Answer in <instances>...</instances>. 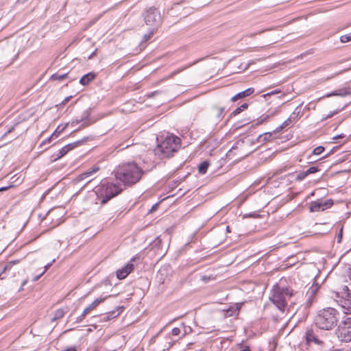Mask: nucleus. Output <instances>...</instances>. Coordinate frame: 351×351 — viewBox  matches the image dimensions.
I'll return each mask as SVG.
<instances>
[{"label":"nucleus","instance_id":"72a5a7b5","mask_svg":"<svg viewBox=\"0 0 351 351\" xmlns=\"http://www.w3.org/2000/svg\"><path fill=\"white\" fill-rule=\"evenodd\" d=\"M18 262H19L18 261H10V262H9L8 263H7V264L5 265L3 270H4V271H6V270H9V269H11V267H12L14 265L16 264Z\"/></svg>","mask_w":351,"mask_h":351},{"label":"nucleus","instance_id":"f704fd0d","mask_svg":"<svg viewBox=\"0 0 351 351\" xmlns=\"http://www.w3.org/2000/svg\"><path fill=\"white\" fill-rule=\"evenodd\" d=\"M154 34V29H152L148 34H145L143 36V40L144 42H146L152 36V35Z\"/></svg>","mask_w":351,"mask_h":351},{"label":"nucleus","instance_id":"69168bd1","mask_svg":"<svg viewBox=\"0 0 351 351\" xmlns=\"http://www.w3.org/2000/svg\"><path fill=\"white\" fill-rule=\"evenodd\" d=\"M156 93H158V92H157V91L152 93V96H153V95H156Z\"/></svg>","mask_w":351,"mask_h":351},{"label":"nucleus","instance_id":"49530a36","mask_svg":"<svg viewBox=\"0 0 351 351\" xmlns=\"http://www.w3.org/2000/svg\"><path fill=\"white\" fill-rule=\"evenodd\" d=\"M54 261H55V259H53V260L52 261V262H51V263H48V264H47V265L45 266V269H44V271H43V272H44V274H45V273L47 271V269H48L51 266L52 263H53Z\"/></svg>","mask_w":351,"mask_h":351},{"label":"nucleus","instance_id":"5fc2aeb1","mask_svg":"<svg viewBox=\"0 0 351 351\" xmlns=\"http://www.w3.org/2000/svg\"><path fill=\"white\" fill-rule=\"evenodd\" d=\"M43 274H44V272H42L40 275L36 276V277L34 278L33 281L34 282L37 281L40 278V276H43Z\"/></svg>","mask_w":351,"mask_h":351},{"label":"nucleus","instance_id":"f03ea898","mask_svg":"<svg viewBox=\"0 0 351 351\" xmlns=\"http://www.w3.org/2000/svg\"><path fill=\"white\" fill-rule=\"evenodd\" d=\"M341 319V313L335 308L327 307L318 311L314 317L315 325L320 330H331Z\"/></svg>","mask_w":351,"mask_h":351},{"label":"nucleus","instance_id":"4d7b16f0","mask_svg":"<svg viewBox=\"0 0 351 351\" xmlns=\"http://www.w3.org/2000/svg\"><path fill=\"white\" fill-rule=\"evenodd\" d=\"M345 137V135L344 134H340V135H338V136H336L333 138V139H337L339 138H344Z\"/></svg>","mask_w":351,"mask_h":351},{"label":"nucleus","instance_id":"4be33fe9","mask_svg":"<svg viewBox=\"0 0 351 351\" xmlns=\"http://www.w3.org/2000/svg\"><path fill=\"white\" fill-rule=\"evenodd\" d=\"M209 167V163L207 161H204L198 167L199 173L201 174H205Z\"/></svg>","mask_w":351,"mask_h":351},{"label":"nucleus","instance_id":"a18cd8bd","mask_svg":"<svg viewBox=\"0 0 351 351\" xmlns=\"http://www.w3.org/2000/svg\"><path fill=\"white\" fill-rule=\"evenodd\" d=\"M291 123V122L290 121V119H287L281 125H282V127L286 128Z\"/></svg>","mask_w":351,"mask_h":351},{"label":"nucleus","instance_id":"c03bdc74","mask_svg":"<svg viewBox=\"0 0 351 351\" xmlns=\"http://www.w3.org/2000/svg\"><path fill=\"white\" fill-rule=\"evenodd\" d=\"M72 98V96L66 97L60 104V105H65L69 100Z\"/></svg>","mask_w":351,"mask_h":351},{"label":"nucleus","instance_id":"aec40b11","mask_svg":"<svg viewBox=\"0 0 351 351\" xmlns=\"http://www.w3.org/2000/svg\"><path fill=\"white\" fill-rule=\"evenodd\" d=\"M67 125H68V123L66 124V125H64L60 131L58 130L60 128V126H58V128L51 134V136L43 142V144L46 143H49L51 141V139L53 138V137L57 138L59 136L60 133L62 132L66 128V127Z\"/></svg>","mask_w":351,"mask_h":351},{"label":"nucleus","instance_id":"ea45409f","mask_svg":"<svg viewBox=\"0 0 351 351\" xmlns=\"http://www.w3.org/2000/svg\"><path fill=\"white\" fill-rule=\"evenodd\" d=\"M93 308L90 307V305H89L88 306H87L84 310V311L82 312V313L81 314L82 315V317H85L91 311H93Z\"/></svg>","mask_w":351,"mask_h":351},{"label":"nucleus","instance_id":"6ab92c4d","mask_svg":"<svg viewBox=\"0 0 351 351\" xmlns=\"http://www.w3.org/2000/svg\"><path fill=\"white\" fill-rule=\"evenodd\" d=\"M279 110L278 109L274 110L273 112H271V113L269 114H263L262 115L259 120H258V123H263L264 121H266L267 120H268L270 117H272L274 116H275L276 114H277L278 113Z\"/></svg>","mask_w":351,"mask_h":351},{"label":"nucleus","instance_id":"39448f33","mask_svg":"<svg viewBox=\"0 0 351 351\" xmlns=\"http://www.w3.org/2000/svg\"><path fill=\"white\" fill-rule=\"evenodd\" d=\"M180 138L176 136H167L155 149L156 154L161 158H167L178 150L180 147Z\"/></svg>","mask_w":351,"mask_h":351},{"label":"nucleus","instance_id":"f8f14e48","mask_svg":"<svg viewBox=\"0 0 351 351\" xmlns=\"http://www.w3.org/2000/svg\"><path fill=\"white\" fill-rule=\"evenodd\" d=\"M81 143H82L81 141H75V142H73L72 143H69V144L65 145L64 147H63L62 149H60L58 151L55 160L62 158V156L66 155L69 151L73 149L74 148H75L77 146H79L80 145H81Z\"/></svg>","mask_w":351,"mask_h":351},{"label":"nucleus","instance_id":"37998d69","mask_svg":"<svg viewBox=\"0 0 351 351\" xmlns=\"http://www.w3.org/2000/svg\"><path fill=\"white\" fill-rule=\"evenodd\" d=\"M342 234H343V228H341L340 229L338 235L337 236V243H341V239H342Z\"/></svg>","mask_w":351,"mask_h":351},{"label":"nucleus","instance_id":"6e6d98bb","mask_svg":"<svg viewBox=\"0 0 351 351\" xmlns=\"http://www.w3.org/2000/svg\"><path fill=\"white\" fill-rule=\"evenodd\" d=\"M11 186H5V187H1L0 188V192L1 191H6L7 189H8L9 188H10Z\"/></svg>","mask_w":351,"mask_h":351},{"label":"nucleus","instance_id":"c85d7f7f","mask_svg":"<svg viewBox=\"0 0 351 351\" xmlns=\"http://www.w3.org/2000/svg\"><path fill=\"white\" fill-rule=\"evenodd\" d=\"M245 144L244 140L240 139L237 141L234 146L232 147V149L230 150L231 152L233 149H236L238 148H242Z\"/></svg>","mask_w":351,"mask_h":351},{"label":"nucleus","instance_id":"79ce46f5","mask_svg":"<svg viewBox=\"0 0 351 351\" xmlns=\"http://www.w3.org/2000/svg\"><path fill=\"white\" fill-rule=\"evenodd\" d=\"M180 333V329L179 328H173L171 330V334L173 335V336H178L179 335Z\"/></svg>","mask_w":351,"mask_h":351},{"label":"nucleus","instance_id":"a878e982","mask_svg":"<svg viewBox=\"0 0 351 351\" xmlns=\"http://www.w3.org/2000/svg\"><path fill=\"white\" fill-rule=\"evenodd\" d=\"M64 315V311L62 308L57 309L55 311L54 317L53 318V320H56L62 318Z\"/></svg>","mask_w":351,"mask_h":351},{"label":"nucleus","instance_id":"2f4dec72","mask_svg":"<svg viewBox=\"0 0 351 351\" xmlns=\"http://www.w3.org/2000/svg\"><path fill=\"white\" fill-rule=\"evenodd\" d=\"M196 62H193V64H191L186 66H184L183 68H181V69H179L176 71H174L173 72L171 73V74L170 75V77H172L173 76L177 75L178 73H180L181 71H184L185 69L186 68H189V66H191V65H193L194 64H195Z\"/></svg>","mask_w":351,"mask_h":351},{"label":"nucleus","instance_id":"4468645a","mask_svg":"<svg viewBox=\"0 0 351 351\" xmlns=\"http://www.w3.org/2000/svg\"><path fill=\"white\" fill-rule=\"evenodd\" d=\"M305 339L308 344L311 343V342H313L317 345H321L323 343V341L317 338L313 330H306L305 333Z\"/></svg>","mask_w":351,"mask_h":351},{"label":"nucleus","instance_id":"e433bc0d","mask_svg":"<svg viewBox=\"0 0 351 351\" xmlns=\"http://www.w3.org/2000/svg\"><path fill=\"white\" fill-rule=\"evenodd\" d=\"M93 308L90 307V305H89L88 306H87L84 310V311L82 312V313L81 314L82 315V317H85L91 311H93Z\"/></svg>","mask_w":351,"mask_h":351},{"label":"nucleus","instance_id":"864d4df0","mask_svg":"<svg viewBox=\"0 0 351 351\" xmlns=\"http://www.w3.org/2000/svg\"><path fill=\"white\" fill-rule=\"evenodd\" d=\"M223 111H224V108H223L220 107V108H218L219 117H221L222 115Z\"/></svg>","mask_w":351,"mask_h":351},{"label":"nucleus","instance_id":"09e8293b","mask_svg":"<svg viewBox=\"0 0 351 351\" xmlns=\"http://www.w3.org/2000/svg\"><path fill=\"white\" fill-rule=\"evenodd\" d=\"M63 351H77V348L75 346H71L64 350Z\"/></svg>","mask_w":351,"mask_h":351},{"label":"nucleus","instance_id":"bb28decb","mask_svg":"<svg viewBox=\"0 0 351 351\" xmlns=\"http://www.w3.org/2000/svg\"><path fill=\"white\" fill-rule=\"evenodd\" d=\"M119 313H117L116 311H112V312H110L109 313L105 315L104 316V321H108L112 318H114L116 317H117L119 315Z\"/></svg>","mask_w":351,"mask_h":351},{"label":"nucleus","instance_id":"7c9ffc66","mask_svg":"<svg viewBox=\"0 0 351 351\" xmlns=\"http://www.w3.org/2000/svg\"><path fill=\"white\" fill-rule=\"evenodd\" d=\"M340 40L341 43H347L351 40V33L348 34L343 35L340 37Z\"/></svg>","mask_w":351,"mask_h":351},{"label":"nucleus","instance_id":"e2e57ef3","mask_svg":"<svg viewBox=\"0 0 351 351\" xmlns=\"http://www.w3.org/2000/svg\"><path fill=\"white\" fill-rule=\"evenodd\" d=\"M27 282V280H25L23 283H22V286H24L26 283Z\"/></svg>","mask_w":351,"mask_h":351},{"label":"nucleus","instance_id":"c756f323","mask_svg":"<svg viewBox=\"0 0 351 351\" xmlns=\"http://www.w3.org/2000/svg\"><path fill=\"white\" fill-rule=\"evenodd\" d=\"M324 147H322V146H318L316 148H315L313 150V155H320L324 151Z\"/></svg>","mask_w":351,"mask_h":351},{"label":"nucleus","instance_id":"052dcab7","mask_svg":"<svg viewBox=\"0 0 351 351\" xmlns=\"http://www.w3.org/2000/svg\"><path fill=\"white\" fill-rule=\"evenodd\" d=\"M340 73H341V71H339V72H338V73H336L335 74H334V75H332V76L329 77H328V79H329V78H332V77H335V76H336V75H339V74H340Z\"/></svg>","mask_w":351,"mask_h":351},{"label":"nucleus","instance_id":"338daca9","mask_svg":"<svg viewBox=\"0 0 351 351\" xmlns=\"http://www.w3.org/2000/svg\"><path fill=\"white\" fill-rule=\"evenodd\" d=\"M5 277L2 276V274H0V278L1 279H4Z\"/></svg>","mask_w":351,"mask_h":351},{"label":"nucleus","instance_id":"4c0bfd02","mask_svg":"<svg viewBox=\"0 0 351 351\" xmlns=\"http://www.w3.org/2000/svg\"><path fill=\"white\" fill-rule=\"evenodd\" d=\"M93 308L90 307V305H89L88 306H87L84 310V311L82 312V313L81 314L82 315V317H85L91 311H93Z\"/></svg>","mask_w":351,"mask_h":351},{"label":"nucleus","instance_id":"9d476101","mask_svg":"<svg viewBox=\"0 0 351 351\" xmlns=\"http://www.w3.org/2000/svg\"><path fill=\"white\" fill-rule=\"evenodd\" d=\"M100 170V167L99 166H94L93 167H92L91 169H90L89 170L78 175L75 179V182H80L83 180H85L86 179H88V180L86 182V184L90 182L93 178H90L95 173H96L97 172H98Z\"/></svg>","mask_w":351,"mask_h":351},{"label":"nucleus","instance_id":"680f3d73","mask_svg":"<svg viewBox=\"0 0 351 351\" xmlns=\"http://www.w3.org/2000/svg\"><path fill=\"white\" fill-rule=\"evenodd\" d=\"M158 275L162 276V269L159 270Z\"/></svg>","mask_w":351,"mask_h":351},{"label":"nucleus","instance_id":"0e129e2a","mask_svg":"<svg viewBox=\"0 0 351 351\" xmlns=\"http://www.w3.org/2000/svg\"><path fill=\"white\" fill-rule=\"evenodd\" d=\"M23 286L21 285V287L19 289V291L20 292V291H23Z\"/></svg>","mask_w":351,"mask_h":351},{"label":"nucleus","instance_id":"0eeeda50","mask_svg":"<svg viewBox=\"0 0 351 351\" xmlns=\"http://www.w3.org/2000/svg\"><path fill=\"white\" fill-rule=\"evenodd\" d=\"M144 20L146 25L153 27H157L162 23V17L160 12L152 8L145 11Z\"/></svg>","mask_w":351,"mask_h":351},{"label":"nucleus","instance_id":"412c9836","mask_svg":"<svg viewBox=\"0 0 351 351\" xmlns=\"http://www.w3.org/2000/svg\"><path fill=\"white\" fill-rule=\"evenodd\" d=\"M108 298V296H106V297H103V296H100L97 298H96L90 305V307L93 308V309H95L100 304H101L102 302H104L106 299Z\"/></svg>","mask_w":351,"mask_h":351},{"label":"nucleus","instance_id":"dca6fc26","mask_svg":"<svg viewBox=\"0 0 351 351\" xmlns=\"http://www.w3.org/2000/svg\"><path fill=\"white\" fill-rule=\"evenodd\" d=\"M351 95V86L349 87H344L342 88H340L339 90H336L330 93H328L326 95V97H329L331 96H341V97H345L346 95Z\"/></svg>","mask_w":351,"mask_h":351},{"label":"nucleus","instance_id":"a211bd4d","mask_svg":"<svg viewBox=\"0 0 351 351\" xmlns=\"http://www.w3.org/2000/svg\"><path fill=\"white\" fill-rule=\"evenodd\" d=\"M95 78V74L93 73H88L83 75L80 80V83L83 86H86L90 84Z\"/></svg>","mask_w":351,"mask_h":351},{"label":"nucleus","instance_id":"c9c22d12","mask_svg":"<svg viewBox=\"0 0 351 351\" xmlns=\"http://www.w3.org/2000/svg\"><path fill=\"white\" fill-rule=\"evenodd\" d=\"M319 171V168L317 167H311L306 171L307 175L314 173Z\"/></svg>","mask_w":351,"mask_h":351},{"label":"nucleus","instance_id":"9b49d317","mask_svg":"<svg viewBox=\"0 0 351 351\" xmlns=\"http://www.w3.org/2000/svg\"><path fill=\"white\" fill-rule=\"evenodd\" d=\"M345 295H346V298H341L338 300L339 304L341 306L343 310L344 314H350L351 313V294L348 293H344Z\"/></svg>","mask_w":351,"mask_h":351},{"label":"nucleus","instance_id":"bf43d9fd","mask_svg":"<svg viewBox=\"0 0 351 351\" xmlns=\"http://www.w3.org/2000/svg\"><path fill=\"white\" fill-rule=\"evenodd\" d=\"M317 288L316 287H312L311 289V295H313L316 291Z\"/></svg>","mask_w":351,"mask_h":351},{"label":"nucleus","instance_id":"7ed1b4c3","mask_svg":"<svg viewBox=\"0 0 351 351\" xmlns=\"http://www.w3.org/2000/svg\"><path fill=\"white\" fill-rule=\"evenodd\" d=\"M123 188L120 184L113 182L102 183L98 186L95 191L97 200L101 204H106L110 199L120 194Z\"/></svg>","mask_w":351,"mask_h":351},{"label":"nucleus","instance_id":"774afa93","mask_svg":"<svg viewBox=\"0 0 351 351\" xmlns=\"http://www.w3.org/2000/svg\"><path fill=\"white\" fill-rule=\"evenodd\" d=\"M160 282L162 283H164V281L163 280L162 281V278H160Z\"/></svg>","mask_w":351,"mask_h":351},{"label":"nucleus","instance_id":"b1692460","mask_svg":"<svg viewBox=\"0 0 351 351\" xmlns=\"http://www.w3.org/2000/svg\"><path fill=\"white\" fill-rule=\"evenodd\" d=\"M248 107V105L247 104H243L240 107H238L237 108H236L232 112V115L233 116H236L237 114H239V113H241L244 109H246Z\"/></svg>","mask_w":351,"mask_h":351},{"label":"nucleus","instance_id":"58836bf2","mask_svg":"<svg viewBox=\"0 0 351 351\" xmlns=\"http://www.w3.org/2000/svg\"><path fill=\"white\" fill-rule=\"evenodd\" d=\"M93 308L90 307V305H89L88 306H87L84 310V311L82 312V313L81 314L82 315V317H85L91 311H93Z\"/></svg>","mask_w":351,"mask_h":351},{"label":"nucleus","instance_id":"f3484780","mask_svg":"<svg viewBox=\"0 0 351 351\" xmlns=\"http://www.w3.org/2000/svg\"><path fill=\"white\" fill-rule=\"evenodd\" d=\"M254 88H247L246 90H243L242 92H240V93L236 94L234 96H233L231 98V101H236L238 99H240L246 97L247 96H250V95H252L254 93Z\"/></svg>","mask_w":351,"mask_h":351},{"label":"nucleus","instance_id":"423d86ee","mask_svg":"<svg viewBox=\"0 0 351 351\" xmlns=\"http://www.w3.org/2000/svg\"><path fill=\"white\" fill-rule=\"evenodd\" d=\"M335 335L338 339L342 342L351 341V317H346L337 325Z\"/></svg>","mask_w":351,"mask_h":351},{"label":"nucleus","instance_id":"f257e3e1","mask_svg":"<svg viewBox=\"0 0 351 351\" xmlns=\"http://www.w3.org/2000/svg\"><path fill=\"white\" fill-rule=\"evenodd\" d=\"M115 178L126 186H132L142 178L144 171L134 162H123L114 170Z\"/></svg>","mask_w":351,"mask_h":351},{"label":"nucleus","instance_id":"1a4fd4ad","mask_svg":"<svg viewBox=\"0 0 351 351\" xmlns=\"http://www.w3.org/2000/svg\"><path fill=\"white\" fill-rule=\"evenodd\" d=\"M90 111L89 110H86L81 119H75L71 121V125L73 127L76 126L77 124L82 123L81 125L77 128L75 131H78L80 130L84 129L90 125H91L93 122L91 121L89 119Z\"/></svg>","mask_w":351,"mask_h":351},{"label":"nucleus","instance_id":"5701e85b","mask_svg":"<svg viewBox=\"0 0 351 351\" xmlns=\"http://www.w3.org/2000/svg\"><path fill=\"white\" fill-rule=\"evenodd\" d=\"M272 136L271 132H265L263 134H261L258 136V141L259 142H265L267 141H270Z\"/></svg>","mask_w":351,"mask_h":351},{"label":"nucleus","instance_id":"393cba45","mask_svg":"<svg viewBox=\"0 0 351 351\" xmlns=\"http://www.w3.org/2000/svg\"><path fill=\"white\" fill-rule=\"evenodd\" d=\"M68 77V73H64L62 75L55 73L51 76V79L52 80H62L64 79H66Z\"/></svg>","mask_w":351,"mask_h":351},{"label":"nucleus","instance_id":"a19ab883","mask_svg":"<svg viewBox=\"0 0 351 351\" xmlns=\"http://www.w3.org/2000/svg\"><path fill=\"white\" fill-rule=\"evenodd\" d=\"M162 240L159 237H157L154 241V245L158 247V250L160 247Z\"/></svg>","mask_w":351,"mask_h":351},{"label":"nucleus","instance_id":"20e7f679","mask_svg":"<svg viewBox=\"0 0 351 351\" xmlns=\"http://www.w3.org/2000/svg\"><path fill=\"white\" fill-rule=\"evenodd\" d=\"M293 295V290L288 287H280L276 285L270 292L269 300L280 311L284 312L287 306V300Z\"/></svg>","mask_w":351,"mask_h":351},{"label":"nucleus","instance_id":"603ef678","mask_svg":"<svg viewBox=\"0 0 351 351\" xmlns=\"http://www.w3.org/2000/svg\"><path fill=\"white\" fill-rule=\"evenodd\" d=\"M85 317H82V315H80L79 317H77L76 318V323H80L82 322V320L84 319Z\"/></svg>","mask_w":351,"mask_h":351},{"label":"nucleus","instance_id":"de8ad7c7","mask_svg":"<svg viewBox=\"0 0 351 351\" xmlns=\"http://www.w3.org/2000/svg\"><path fill=\"white\" fill-rule=\"evenodd\" d=\"M280 93V90H274V91H271L270 93H268L267 94H265L263 96L264 97H267V96H269V95H274V94H276V93Z\"/></svg>","mask_w":351,"mask_h":351},{"label":"nucleus","instance_id":"6e6552de","mask_svg":"<svg viewBox=\"0 0 351 351\" xmlns=\"http://www.w3.org/2000/svg\"><path fill=\"white\" fill-rule=\"evenodd\" d=\"M333 204V202L332 199H328L326 201L322 200H317L311 202L310 204V211L311 212H319L323 211L330 207H331Z\"/></svg>","mask_w":351,"mask_h":351},{"label":"nucleus","instance_id":"ddd939ff","mask_svg":"<svg viewBox=\"0 0 351 351\" xmlns=\"http://www.w3.org/2000/svg\"><path fill=\"white\" fill-rule=\"evenodd\" d=\"M134 269V265L128 263L123 267L118 269L116 272L117 278L122 280L125 278L130 272Z\"/></svg>","mask_w":351,"mask_h":351},{"label":"nucleus","instance_id":"13d9d810","mask_svg":"<svg viewBox=\"0 0 351 351\" xmlns=\"http://www.w3.org/2000/svg\"><path fill=\"white\" fill-rule=\"evenodd\" d=\"M241 351H251V350L248 346H246L243 349L241 350Z\"/></svg>","mask_w":351,"mask_h":351},{"label":"nucleus","instance_id":"3c124183","mask_svg":"<svg viewBox=\"0 0 351 351\" xmlns=\"http://www.w3.org/2000/svg\"><path fill=\"white\" fill-rule=\"evenodd\" d=\"M283 128H285L284 127H282V125H280V126H278V128H276L275 129V130L274 131L275 133H277V132H280Z\"/></svg>","mask_w":351,"mask_h":351},{"label":"nucleus","instance_id":"2eb2a0df","mask_svg":"<svg viewBox=\"0 0 351 351\" xmlns=\"http://www.w3.org/2000/svg\"><path fill=\"white\" fill-rule=\"evenodd\" d=\"M243 303H236L230 306L228 309L226 310V317H235L239 315L241 307Z\"/></svg>","mask_w":351,"mask_h":351},{"label":"nucleus","instance_id":"473e14b6","mask_svg":"<svg viewBox=\"0 0 351 351\" xmlns=\"http://www.w3.org/2000/svg\"><path fill=\"white\" fill-rule=\"evenodd\" d=\"M307 173H306V171H302V172H300L298 175H297V180H299V181H301L302 180H304L306 176H307Z\"/></svg>","mask_w":351,"mask_h":351},{"label":"nucleus","instance_id":"cd10ccee","mask_svg":"<svg viewBox=\"0 0 351 351\" xmlns=\"http://www.w3.org/2000/svg\"><path fill=\"white\" fill-rule=\"evenodd\" d=\"M300 112H296V109L291 114L289 117L288 118L290 119V121L291 123H295L298 119Z\"/></svg>","mask_w":351,"mask_h":351},{"label":"nucleus","instance_id":"8fccbe9b","mask_svg":"<svg viewBox=\"0 0 351 351\" xmlns=\"http://www.w3.org/2000/svg\"><path fill=\"white\" fill-rule=\"evenodd\" d=\"M337 112H338V111H334V112H331V113H329V114H328V115H327L326 117H324L323 119L324 120V119H328V118H330V117H332L334 114H337Z\"/></svg>","mask_w":351,"mask_h":351}]
</instances>
